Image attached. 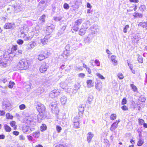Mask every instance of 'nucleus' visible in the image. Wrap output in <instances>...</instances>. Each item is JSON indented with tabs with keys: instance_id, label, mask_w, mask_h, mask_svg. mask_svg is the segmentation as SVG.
<instances>
[{
	"instance_id": "nucleus-27",
	"label": "nucleus",
	"mask_w": 147,
	"mask_h": 147,
	"mask_svg": "<svg viewBox=\"0 0 147 147\" xmlns=\"http://www.w3.org/2000/svg\"><path fill=\"white\" fill-rule=\"evenodd\" d=\"M79 112L82 114L83 113L84 111V105H80L78 107Z\"/></svg>"
},
{
	"instance_id": "nucleus-31",
	"label": "nucleus",
	"mask_w": 147,
	"mask_h": 147,
	"mask_svg": "<svg viewBox=\"0 0 147 147\" xmlns=\"http://www.w3.org/2000/svg\"><path fill=\"white\" fill-rule=\"evenodd\" d=\"M144 142L143 139H140L137 143V145L138 146H141L144 143Z\"/></svg>"
},
{
	"instance_id": "nucleus-21",
	"label": "nucleus",
	"mask_w": 147,
	"mask_h": 147,
	"mask_svg": "<svg viewBox=\"0 0 147 147\" xmlns=\"http://www.w3.org/2000/svg\"><path fill=\"white\" fill-rule=\"evenodd\" d=\"M40 131H37L34 132H33L32 134V136L36 138H38L40 136Z\"/></svg>"
},
{
	"instance_id": "nucleus-23",
	"label": "nucleus",
	"mask_w": 147,
	"mask_h": 147,
	"mask_svg": "<svg viewBox=\"0 0 147 147\" xmlns=\"http://www.w3.org/2000/svg\"><path fill=\"white\" fill-rule=\"evenodd\" d=\"M96 88L98 91H100L102 89L101 84L100 82L96 84Z\"/></svg>"
},
{
	"instance_id": "nucleus-30",
	"label": "nucleus",
	"mask_w": 147,
	"mask_h": 147,
	"mask_svg": "<svg viewBox=\"0 0 147 147\" xmlns=\"http://www.w3.org/2000/svg\"><path fill=\"white\" fill-rule=\"evenodd\" d=\"M83 21L82 19H79L75 21L74 24L76 26H79L80 25Z\"/></svg>"
},
{
	"instance_id": "nucleus-19",
	"label": "nucleus",
	"mask_w": 147,
	"mask_h": 147,
	"mask_svg": "<svg viewBox=\"0 0 147 147\" xmlns=\"http://www.w3.org/2000/svg\"><path fill=\"white\" fill-rule=\"evenodd\" d=\"M131 39L132 41H134L135 43H137L139 40L140 38L137 35H135L134 36H133L131 38Z\"/></svg>"
},
{
	"instance_id": "nucleus-4",
	"label": "nucleus",
	"mask_w": 147,
	"mask_h": 147,
	"mask_svg": "<svg viewBox=\"0 0 147 147\" xmlns=\"http://www.w3.org/2000/svg\"><path fill=\"white\" fill-rule=\"evenodd\" d=\"M99 31L98 27L97 25H93L89 29L90 34L93 36L98 33Z\"/></svg>"
},
{
	"instance_id": "nucleus-9",
	"label": "nucleus",
	"mask_w": 147,
	"mask_h": 147,
	"mask_svg": "<svg viewBox=\"0 0 147 147\" xmlns=\"http://www.w3.org/2000/svg\"><path fill=\"white\" fill-rule=\"evenodd\" d=\"M48 67L49 66L47 64L43 63L40 67V71L42 73H44L47 70Z\"/></svg>"
},
{
	"instance_id": "nucleus-64",
	"label": "nucleus",
	"mask_w": 147,
	"mask_h": 147,
	"mask_svg": "<svg viewBox=\"0 0 147 147\" xmlns=\"http://www.w3.org/2000/svg\"><path fill=\"white\" fill-rule=\"evenodd\" d=\"M121 108L124 111H127L128 110L127 107L125 105H124L121 107Z\"/></svg>"
},
{
	"instance_id": "nucleus-55",
	"label": "nucleus",
	"mask_w": 147,
	"mask_h": 147,
	"mask_svg": "<svg viewBox=\"0 0 147 147\" xmlns=\"http://www.w3.org/2000/svg\"><path fill=\"white\" fill-rule=\"evenodd\" d=\"M129 26L128 25H126L123 28V32L125 33L127 32V30L129 28Z\"/></svg>"
},
{
	"instance_id": "nucleus-38",
	"label": "nucleus",
	"mask_w": 147,
	"mask_h": 147,
	"mask_svg": "<svg viewBox=\"0 0 147 147\" xmlns=\"http://www.w3.org/2000/svg\"><path fill=\"white\" fill-rule=\"evenodd\" d=\"M13 7L12 6H10L9 7L7 8V12L9 13L13 12Z\"/></svg>"
},
{
	"instance_id": "nucleus-12",
	"label": "nucleus",
	"mask_w": 147,
	"mask_h": 147,
	"mask_svg": "<svg viewBox=\"0 0 147 147\" xmlns=\"http://www.w3.org/2000/svg\"><path fill=\"white\" fill-rule=\"evenodd\" d=\"M94 136V134L91 132H89L87 134V141L88 143L91 142L92 139Z\"/></svg>"
},
{
	"instance_id": "nucleus-5",
	"label": "nucleus",
	"mask_w": 147,
	"mask_h": 147,
	"mask_svg": "<svg viewBox=\"0 0 147 147\" xmlns=\"http://www.w3.org/2000/svg\"><path fill=\"white\" fill-rule=\"evenodd\" d=\"M34 126H24L23 128V131L25 133H29L35 129Z\"/></svg>"
},
{
	"instance_id": "nucleus-41",
	"label": "nucleus",
	"mask_w": 147,
	"mask_h": 147,
	"mask_svg": "<svg viewBox=\"0 0 147 147\" xmlns=\"http://www.w3.org/2000/svg\"><path fill=\"white\" fill-rule=\"evenodd\" d=\"M15 84L14 82L10 81L9 83L8 87L9 88H12L13 87V86Z\"/></svg>"
},
{
	"instance_id": "nucleus-10",
	"label": "nucleus",
	"mask_w": 147,
	"mask_h": 147,
	"mask_svg": "<svg viewBox=\"0 0 147 147\" xmlns=\"http://www.w3.org/2000/svg\"><path fill=\"white\" fill-rule=\"evenodd\" d=\"M13 7L14 9V12L16 13L19 12L23 10V8L19 4L14 5Z\"/></svg>"
},
{
	"instance_id": "nucleus-13",
	"label": "nucleus",
	"mask_w": 147,
	"mask_h": 147,
	"mask_svg": "<svg viewBox=\"0 0 147 147\" xmlns=\"http://www.w3.org/2000/svg\"><path fill=\"white\" fill-rule=\"evenodd\" d=\"M42 53L40 54L38 56V59L40 61H41L44 59L45 58H47L48 57L49 54H45L43 53V52Z\"/></svg>"
},
{
	"instance_id": "nucleus-60",
	"label": "nucleus",
	"mask_w": 147,
	"mask_h": 147,
	"mask_svg": "<svg viewBox=\"0 0 147 147\" xmlns=\"http://www.w3.org/2000/svg\"><path fill=\"white\" fill-rule=\"evenodd\" d=\"M78 75L79 77L81 78H84L85 76V74L82 73L79 74H78Z\"/></svg>"
},
{
	"instance_id": "nucleus-2",
	"label": "nucleus",
	"mask_w": 147,
	"mask_h": 147,
	"mask_svg": "<svg viewBox=\"0 0 147 147\" xmlns=\"http://www.w3.org/2000/svg\"><path fill=\"white\" fill-rule=\"evenodd\" d=\"M2 107L3 109L5 110H11L12 108V106L10 101L7 99H4L3 101Z\"/></svg>"
},
{
	"instance_id": "nucleus-7",
	"label": "nucleus",
	"mask_w": 147,
	"mask_h": 147,
	"mask_svg": "<svg viewBox=\"0 0 147 147\" xmlns=\"http://www.w3.org/2000/svg\"><path fill=\"white\" fill-rule=\"evenodd\" d=\"M36 108L39 113H45V108L42 104L38 103L36 107Z\"/></svg>"
},
{
	"instance_id": "nucleus-16",
	"label": "nucleus",
	"mask_w": 147,
	"mask_h": 147,
	"mask_svg": "<svg viewBox=\"0 0 147 147\" xmlns=\"http://www.w3.org/2000/svg\"><path fill=\"white\" fill-rule=\"evenodd\" d=\"M54 29V26L53 25H51L50 26L47 27L46 31L49 33H51Z\"/></svg>"
},
{
	"instance_id": "nucleus-52",
	"label": "nucleus",
	"mask_w": 147,
	"mask_h": 147,
	"mask_svg": "<svg viewBox=\"0 0 147 147\" xmlns=\"http://www.w3.org/2000/svg\"><path fill=\"white\" fill-rule=\"evenodd\" d=\"M26 107V105L24 104L20 105L19 106V109L21 110H23Z\"/></svg>"
},
{
	"instance_id": "nucleus-34",
	"label": "nucleus",
	"mask_w": 147,
	"mask_h": 147,
	"mask_svg": "<svg viewBox=\"0 0 147 147\" xmlns=\"http://www.w3.org/2000/svg\"><path fill=\"white\" fill-rule=\"evenodd\" d=\"M16 122L15 121H13L10 123V124L11 127H13L14 129H16L17 126L15 125Z\"/></svg>"
},
{
	"instance_id": "nucleus-40",
	"label": "nucleus",
	"mask_w": 147,
	"mask_h": 147,
	"mask_svg": "<svg viewBox=\"0 0 147 147\" xmlns=\"http://www.w3.org/2000/svg\"><path fill=\"white\" fill-rule=\"evenodd\" d=\"M23 38L25 40L27 41L30 40V37L29 36H27L26 34H24L23 36Z\"/></svg>"
},
{
	"instance_id": "nucleus-6",
	"label": "nucleus",
	"mask_w": 147,
	"mask_h": 147,
	"mask_svg": "<svg viewBox=\"0 0 147 147\" xmlns=\"http://www.w3.org/2000/svg\"><path fill=\"white\" fill-rule=\"evenodd\" d=\"M60 92L58 90H54L51 91L49 93V96L52 98H56L59 95Z\"/></svg>"
},
{
	"instance_id": "nucleus-48",
	"label": "nucleus",
	"mask_w": 147,
	"mask_h": 147,
	"mask_svg": "<svg viewBox=\"0 0 147 147\" xmlns=\"http://www.w3.org/2000/svg\"><path fill=\"white\" fill-rule=\"evenodd\" d=\"M116 118V115L115 114H112L111 115L110 118V119L112 120H114Z\"/></svg>"
},
{
	"instance_id": "nucleus-63",
	"label": "nucleus",
	"mask_w": 147,
	"mask_h": 147,
	"mask_svg": "<svg viewBox=\"0 0 147 147\" xmlns=\"http://www.w3.org/2000/svg\"><path fill=\"white\" fill-rule=\"evenodd\" d=\"M95 63L97 66H99L100 65V62L99 61L96 59L95 60Z\"/></svg>"
},
{
	"instance_id": "nucleus-22",
	"label": "nucleus",
	"mask_w": 147,
	"mask_h": 147,
	"mask_svg": "<svg viewBox=\"0 0 147 147\" xmlns=\"http://www.w3.org/2000/svg\"><path fill=\"white\" fill-rule=\"evenodd\" d=\"M91 34H89L88 36H87L86 39L84 40V41L85 43H90L92 41V38H90V36H91Z\"/></svg>"
},
{
	"instance_id": "nucleus-39",
	"label": "nucleus",
	"mask_w": 147,
	"mask_h": 147,
	"mask_svg": "<svg viewBox=\"0 0 147 147\" xmlns=\"http://www.w3.org/2000/svg\"><path fill=\"white\" fill-rule=\"evenodd\" d=\"M5 129L6 131L10 132L11 131V128L10 127L7 125H5L4 126Z\"/></svg>"
},
{
	"instance_id": "nucleus-46",
	"label": "nucleus",
	"mask_w": 147,
	"mask_h": 147,
	"mask_svg": "<svg viewBox=\"0 0 147 147\" xmlns=\"http://www.w3.org/2000/svg\"><path fill=\"white\" fill-rule=\"evenodd\" d=\"M138 120L139 125H143L144 123V121L143 119L139 118L138 119Z\"/></svg>"
},
{
	"instance_id": "nucleus-53",
	"label": "nucleus",
	"mask_w": 147,
	"mask_h": 147,
	"mask_svg": "<svg viewBox=\"0 0 147 147\" xmlns=\"http://www.w3.org/2000/svg\"><path fill=\"white\" fill-rule=\"evenodd\" d=\"M18 46L17 45H13L11 49V51L13 52L16 51L17 48Z\"/></svg>"
},
{
	"instance_id": "nucleus-37",
	"label": "nucleus",
	"mask_w": 147,
	"mask_h": 147,
	"mask_svg": "<svg viewBox=\"0 0 147 147\" xmlns=\"http://www.w3.org/2000/svg\"><path fill=\"white\" fill-rule=\"evenodd\" d=\"M47 127L45 124H42L40 127V129L42 131L45 130L46 129Z\"/></svg>"
},
{
	"instance_id": "nucleus-58",
	"label": "nucleus",
	"mask_w": 147,
	"mask_h": 147,
	"mask_svg": "<svg viewBox=\"0 0 147 147\" xmlns=\"http://www.w3.org/2000/svg\"><path fill=\"white\" fill-rule=\"evenodd\" d=\"M56 130L58 133H60L62 129L61 127L59 125H57L56 127Z\"/></svg>"
},
{
	"instance_id": "nucleus-29",
	"label": "nucleus",
	"mask_w": 147,
	"mask_h": 147,
	"mask_svg": "<svg viewBox=\"0 0 147 147\" xmlns=\"http://www.w3.org/2000/svg\"><path fill=\"white\" fill-rule=\"evenodd\" d=\"M93 96L91 95L89 96L88 97L87 102L90 104H91L92 101Z\"/></svg>"
},
{
	"instance_id": "nucleus-1",
	"label": "nucleus",
	"mask_w": 147,
	"mask_h": 147,
	"mask_svg": "<svg viewBox=\"0 0 147 147\" xmlns=\"http://www.w3.org/2000/svg\"><path fill=\"white\" fill-rule=\"evenodd\" d=\"M17 68L21 70L26 69L28 67V64L27 61L23 59L20 61L18 63Z\"/></svg>"
},
{
	"instance_id": "nucleus-25",
	"label": "nucleus",
	"mask_w": 147,
	"mask_h": 147,
	"mask_svg": "<svg viewBox=\"0 0 147 147\" xmlns=\"http://www.w3.org/2000/svg\"><path fill=\"white\" fill-rule=\"evenodd\" d=\"M67 98L64 96L62 97L61 98V102L62 104L65 105L66 102Z\"/></svg>"
},
{
	"instance_id": "nucleus-33",
	"label": "nucleus",
	"mask_w": 147,
	"mask_h": 147,
	"mask_svg": "<svg viewBox=\"0 0 147 147\" xmlns=\"http://www.w3.org/2000/svg\"><path fill=\"white\" fill-rule=\"evenodd\" d=\"M130 85L132 89L134 92H136L137 91L138 89L136 86L133 84H131Z\"/></svg>"
},
{
	"instance_id": "nucleus-44",
	"label": "nucleus",
	"mask_w": 147,
	"mask_h": 147,
	"mask_svg": "<svg viewBox=\"0 0 147 147\" xmlns=\"http://www.w3.org/2000/svg\"><path fill=\"white\" fill-rule=\"evenodd\" d=\"M139 8L141 11L143 12L145 10L146 7L144 5H141L140 7H139Z\"/></svg>"
},
{
	"instance_id": "nucleus-43",
	"label": "nucleus",
	"mask_w": 147,
	"mask_h": 147,
	"mask_svg": "<svg viewBox=\"0 0 147 147\" xmlns=\"http://www.w3.org/2000/svg\"><path fill=\"white\" fill-rule=\"evenodd\" d=\"M31 85L32 84L31 83L28 82L25 86L24 88L26 89L30 88Z\"/></svg>"
},
{
	"instance_id": "nucleus-36",
	"label": "nucleus",
	"mask_w": 147,
	"mask_h": 147,
	"mask_svg": "<svg viewBox=\"0 0 147 147\" xmlns=\"http://www.w3.org/2000/svg\"><path fill=\"white\" fill-rule=\"evenodd\" d=\"M116 56L114 55H112L111 57V59L113 62H114L115 63H116L117 61L116 60Z\"/></svg>"
},
{
	"instance_id": "nucleus-35",
	"label": "nucleus",
	"mask_w": 147,
	"mask_h": 147,
	"mask_svg": "<svg viewBox=\"0 0 147 147\" xmlns=\"http://www.w3.org/2000/svg\"><path fill=\"white\" fill-rule=\"evenodd\" d=\"M39 27L37 25L34 29V31L36 33H38L40 32Z\"/></svg>"
},
{
	"instance_id": "nucleus-11",
	"label": "nucleus",
	"mask_w": 147,
	"mask_h": 147,
	"mask_svg": "<svg viewBox=\"0 0 147 147\" xmlns=\"http://www.w3.org/2000/svg\"><path fill=\"white\" fill-rule=\"evenodd\" d=\"M46 16L45 15H42L39 18V20L38 22L39 24L42 25L44 24L45 22V18Z\"/></svg>"
},
{
	"instance_id": "nucleus-42",
	"label": "nucleus",
	"mask_w": 147,
	"mask_h": 147,
	"mask_svg": "<svg viewBox=\"0 0 147 147\" xmlns=\"http://www.w3.org/2000/svg\"><path fill=\"white\" fill-rule=\"evenodd\" d=\"M92 82V80H87L86 82V83L88 87H90L91 86H92L91 85Z\"/></svg>"
},
{
	"instance_id": "nucleus-15",
	"label": "nucleus",
	"mask_w": 147,
	"mask_h": 147,
	"mask_svg": "<svg viewBox=\"0 0 147 147\" xmlns=\"http://www.w3.org/2000/svg\"><path fill=\"white\" fill-rule=\"evenodd\" d=\"M45 113H40L37 116V119L38 122H40L41 121L42 119L44 117L45 114Z\"/></svg>"
},
{
	"instance_id": "nucleus-47",
	"label": "nucleus",
	"mask_w": 147,
	"mask_h": 147,
	"mask_svg": "<svg viewBox=\"0 0 147 147\" xmlns=\"http://www.w3.org/2000/svg\"><path fill=\"white\" fill-rule=\"evenodd\" d=\"M6 118L8 119H11L13 118V116L9 113H7L6 114Z\"/></svg>"
},
{
	"instance_id": "nucleus-45",
	"label": "nucleus",
	"mask_w": 147,
	"mask_h": 147,
	"mask_svg": "<svg viewBox=\"0 0 147 147\" xmlns=\"http://www.w3.org/2000/svg\"><path fill=\"white\" fill-rule=\"evenodd\" d=\"M69 55V51H63V57H64L65 56L66 57H67V56H68Z\"/></svg>"
},
{
	"instance_id": "nucleus-61",
	"label": "nucleus",
	"mask_w": 147,
	"mask_h": 147,
	"mask_svg": "<svg viewBox=\"0 0 147 147\" xmlns=\"http://www.w3.org/2000/svg\"><path fill=\"white\" fill-rule=\"evenodd\" d=\"M17 43L19 45H21L24 43L23 40L21 39H19L17 41Z\"/></svg>"
},
{
	"instance_id": "nucleus-26",
	"label": "nucleus",
	"mask_w": 147,
	"mask_h": 147,
	"mask_svg": "<svg viewBox=\"0 0 147 147\" xmlns=\"http://www.w3.org/2000/svg\"><path fill=\"white\" fill-rule=\"evenodd\" d=\"M139 25L142 27L143 28H145L147 30V21L146 22H140Z\"/></svg>"
},
{
	"instance_id": "nucleus-59",
	"label": "nucleus",
	"mask_w": 147,
	"mask_h": 147,
	"mask_svg": "<svg viewBox=\"0 0 147 147\" xmlns=\"http://www.w3.org/2000/svg\"><path fill=\"white\" fill-rule=\"evenodd\" d=\"M73 30L75 31H76L78 30L79 29V26H76L74 24V26L73 27Z\"/></svg>"
},
{
	"instance_id": "nucleus-17",
	"label": "nucleus",
	"mask_w": 147,
	"mask_h": 147,
	"mask_svg": "<svg viewBox=\"0 0 147 147\" xmlns=\"http://www.w3.org/2000/svg\"><path fill=\"white\" fill-rule=\"evenodd\" d=\"M118 127V123L117 122H114L111 125L110 128V130L111 131H113Z\"/></svg>"
},
{
	"instance_id": "nucleus-62",
	"label": "nucleus",
	"mask_w": 147,
	"mask_h": 147,
	"mask_svg": "<svg viewBox=\"0 0 147 147\" xmlns=\"http://www.w3.org/2000/svg\"><path fill=\"white\" fill-rule=\"evenodd\" d=\"M69 5L67 3H65L63 5V7L65 9H67L69 8Z\"/></svg>"
},
{
	"instance_id": "nucleus-8",
	"label": "nucleus",
	"mask_w": 147,
	"mask_h": 147,
	"mask_svg": "<svg viewBox=\"0 0 147 147\" xmlns=\"http://www.w3.org/2000/svg\"><path fill=\"white\" fill-rule=\"evenodd\" d=\"M16 27L15 25L13 23H6L4 26L5 29H10L13 30Z\"/></svg>"
},
{
	"instance_id": "nucleus-14",
	"label": "nucleus",
	"mask_w": 147,
	"mask_h": 147,
	"mask_svg": "<svg viewBox=\"0 0 147 147\" xmlns=\"http://www.w3.org/2000/svg\"><path fill=\"white\" fill-rule=\"evenodd\" d=\"M90 22L89 21L87 20L83 24L82 27L84 29H87L90 26Z\"/></svg>"
},
{
	"instance_id": "nucleus-49",
	"label": "nucleus",
	"mask_w": 147,
	"mask_h": 147,
	"mask_svg": "<svg viewBox=\"0 0 147 147\" xmlns=\"http://www.w3.org/2000/svg\"><path fill=\"white\" fill-rule=\"evenodd\" d=\"M138 60L139 62L142 63L143 62V58L141 56H139L138 58Z\"/></svg>"
},
{
	"instance_id": "nucleus-51",
	"label": "nucleus",
	"mask_w": 147,
	"mask_h": 147,
	"mask_svg": "<svg viewBox=\"0 0 147 147\" xmlns=\"http://www.w3.org/2000/svg\"><path fill=\"white\" fill-rule=\"evenodd\" d=\"M74 127L76 128H78L80 127V123L79 122L74 123Z\"/></svg>"
},
{
	"instance_id": "nucleus-28",
	"label": "nucleus",
	"mask_w": 147,
	"mask_h": 147,
	"mask_svg": "<svg viewBox=\"0 0 147 147\" xmlns=\"http://www.w3.org/2000/svg\"><path fill=\"white\" fill-rule=\"evenodd\" d=\"M133 16L135 18H141L143 16V15L142 14L135 12L134 13Z\"/></svg>"
},
{
	"instance_id": "nucleus-57",
	"label": "nucleus",
	"mask_w": 147,
	"mask_h": 147,
	"mask_svg": "<svg viewBox=\"0 0 147 147\" xmlns=\"http://www.w3.org/2000/svg\"><path fill=\"white\" fill-rule=\"evenodd\" d=\"M64 32V31L61 29L58 31V32L57 33V34L58 36H60L63 34Z\"/></svg>"
},
{
	"instance_id": "nucleus-54",
	"label": "nucleus",
	"mask_w": 147,
	"mask_h": 147,
	"mask_svg": "<svg viewBox=\"0 0 147 147\" xmlns=\"http://www.w3.org/2000/svg\"><path fill=\"white\" fill-rule=\"evenodd\" d=\"M48 42V41L46 40L44 38L41 40V42H42V44L44 45L46 44Z\"/></svg>"
},
{
	"instance_id": "nucleus-56",
	"label": "nucleus",
	"mask_w": 147,
	"mask_h": 147,
	"mask_svg": "<svg viewBox=\"0 0 147 147\" xmlns=\"http://www.w3.org/2000/svg\"><path fill=\"white\" fill-rule=\"evenodd\" d=\"M117 76L119 79H122L123 78V76L121 73H119L117 75Z\"/></svg>"
},
{
	"instance_id": "nucleus-32",
	"label": "nucleus",
	"mask_w": 147,
	"mask_h": 147,
	"mask_svg": "<svg viewBox=\"0 0 147 147\" xmlns=\"http://www.w3.org/2000/svg\"><path fill=\"white\" fill-rule=\"evenodd\" d=\"M80 118V116L78 115L74 117L73 119L74 123L75 122H79Z\"/></svg>"
},
{
	"instance_id": "nucleus-20",
	"label": "nucleus",
	"mask_w": 147,
	"mask_h": 147,
	"mask_svg": "<svg viewBox=\"0 0 147 147\" xmlns=\"http://www.w3.org/2000/svg\"><path fill=\"white\" fill-rule=\"evenodd\" d=\"M86 30V29L82 27L79 32V34L81 36L83 35L85 33Z\"/></svg>"
},
{
	"instance_id": "nucleus-24",
	"label": "nucleus",
	"mask_w": 147,
	"mask_h": 147,
	"mask_svg": "<svg viewBox=\"0 0 147 147\" xmlns=\"http://www.w3.org/2000/svg\"><path fill=\"white\" fill-rule=\"evenodd\" d=\"M60 86L63 89H66L67 88V84L64 82H61L60 84Z\"/></svg>"
},
{
	"instance_id": "nucleus-50",
	"label": "nucleus",
	"mask_w": 147,
	"mask_h": 147,
	"mask_svg": "<svg viewBox=\"0 0 147 147\" xmlns=\"http://www.w3.org/2000/svg\"><path fill=\"white\" fill-rule=\"evenodd\" d=\"M96 75L100 79L102 80H104L105 79V78L100 74L96 73Z\"/></svg>"
},
{
	"instance_id": "nucleus-3",
	"label": "nucleus",
	"mask_w": 147,
	"mask_h": 147,
	"mask_svg": "<svg viewBox=\"0 0 147 147\" xmlns=\"http://www.w3.org/2000/svg\"><path fill=\"white\" fill-rule=\"evenodd\" d=\"M49 107L53 113L57 114L59 112V109L56 102L51 103Z\"/></svg>"
},
{
	"instance_id": "nucleus-18",
	"label": "nucleus",
	"mask_w": 147,
	"mask_h": 147,
	"mask_svg": "<svg viewBox=\"0 0 147 147\" xmlns=\"http://www.w3.org/2000/svg\"><path fill=\"white\" fill-rule=\"evenodd\" d=\"M29 46L28 47L29 49L33 48L35 46L37 45L36 43L34 41L31 42L29 43L28 45Z\"/></svg>"
}]
</instances>
